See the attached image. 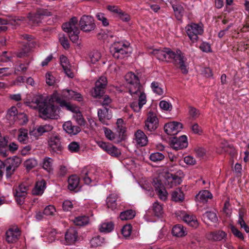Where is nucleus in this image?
Listing matches in <instances>:
<instances>
[{"mask_svg": "<svg viewBox=\"0 0 249 249\" xmlns=\"http://www.w3.org/2000/svg\"><path fill=\"white\" fill-rule=\"evenodd\" d=\"M104 131L106 137L110 141H113L115 139V134L109 129L104 127Z\"/></svg>", "mask_w": 249, "mask_h": 249, "instance_id": "obj_63", "label": "nucleus"}, {"mask_svg": "<svg viewBox=\"0 0 249 249\" xmlns=\"http://www.w3.org/2000/svg\"><path fill=\"white\" fill-rule=\"evenodd\" d=\"M186 33L193 42L197 41L198 35L202 34L203 30L201 26L196 23H191L186 27Z\"/></svg>", "mask_w": 249, "mask_h": 249, "instance_id": "obj_10", "label": "nucleus"}, {"mask_svg": "<svg viewBox=\"0 0 249 249\" xmlns=\"http://www.w3.org/2000/svg\"><path fill=\"white\" fill-rule=\"evenodd\" d=\"M76 115L75 116V120L76 122L80 125H84L86 123V121L83 118L82 115L80 113V112L78 110L77 111Z\"/></svg>", "mask_w": 249, "mask_h": 249, "instance_id": "obj_61", "label": "nucleus"}, {"mask_svg": "<svg viewBox=\"0 0 249 249\" xmlns=\"http://www.w3.org/2000/svg\"><path fill=\"white\" fill-rule=\"evenodd\" d=\"M18 140L22 143H27L28 141V130L26 129L20 128L19 130Z\"/></svg>", "mask_w": 249, "mask_h": 249, "instance_id": "obj_34", "label": "nucleus"}, {"mask_svg": "<svg viewBox=\"0 0 249 249\" xmlns=\"http://www.w3.org/2000/svg\"><path fill=\"white\" fill-rule=\"evenodd\" d=\"M186 60V59L183 54L180 50H178L175 53V57H173L171 62L183 74H187L188 73V68Z\"/></svg>", "mask_w": 249, "mask_h": 249, "instance_id": "obj_4", "label": "nucleus"}, {"mask_svg": "<svg viewBox=\"0 0 249 249\" xmlns=\"http://www.w3.org/2000/svg\"><path fill=\"white\" fill-rule=\"evenodd\" d=\"M89 217L86 216H79L75 217L73 220L74 224L79 226H83L89 223Z\"/></svg>", "mask_w": 249, "mask_h": 249, "instance_id": "obj_35", "label": "nucleus"}, {"mask_svg": "<svg viewBox=\"0 0 249 249\" xmlns=\"http://www.w3.org/2000/svg\"><path fill=\"white\" fill-rule=\"evenodd\" d=\"M81 178L83 179L85 183L89 184L91 182V178L88 176V171L86 168L84 169L80 174Z\"/></svg>", "mask_w": 249, "mask_h": 249, "instance_id": "obj_54", "label": "nucleus"}, {"mask_svg": "<svg viewBox=\"0 0 249 249\" xmlns=\"http://www.w3.org/2000/svg\"><path fill=\"white\" fill-rule=\"evenodd\" d=\"M78 232L74 228H69L65 233V241L67 245L74 244L77 240Z\"/></svg>", "mask_w": 249, "mask_h": 249, "instance_id": "obj_20", "label": "nucleus"}, {"mask_svg": "<svg viewBox=\"0 0 249 249\" xmlns=\"http://www.w3.org/2000/svg\"><path fill=\"white\" fill-rule=\"evenodd\" d=\"M165 178L167 180L166 184L169 188H172L174 186H177V185L180 184L182 181L180 177L177 175L170 174L169 173H168L166 174Z\"/></svg>", "mask_w": 249, "mask_h": 249, "instance_id": "obj_18", "label": "nucleus"}, {"mask_svg": "<svg viewBox=\"0 0 249 249\" xmlns=\"http://www.w3.org/2000/svg\"><path fill=\"white\" fill-rule=\"evenodd\" d=\"M46 185V182L44 180L36 182L34 188L32 190V194L34 195H39L43 193Z\"/></svg>", "mask_w": 249, "mask_h": 249, "instance_id": "obj_26", "label": "nucleus"}, {"mask_svg": "<svg viewBox=\"0 0 249 249\" xmlns=\"http://www.w3.org/2000/svg\"><path fill=\"white\" fill-rule=\"evenodd\" d=\"M108 154L114 157H118L121 155V151L117 147L111 144L107 152Z\"/></svg>", "mask_w": 249, "mask_h": 249, "instance_id": "obj_43", "label": "nucleus"}, {"mask_svg": "<svg viewBox=\"0 0 249 249\" xmlns=\"http://www.w3.org/2000/svg\"><path fill=\"white\" fill-rule=\"evenodd\" d=\"M117 195L116 194H111L107 199V204L108 208L114 210L117 207L116 200Z\"/></svg>", "mask_w": 249, "mask_h": 249, "instance_id": "obj_30", "label": "nucleus"}, {"mask_svg": "<svg viewBox=\"0 0 249 249\" xmlns=\"http://www.w3.org/2000/svg\"><path fill=\"white\" fill-rule=\"evenodd\" d=\"M189 114L191 117L195 119L199 117L200 113L196 108L190 107H189Z\"/></svg>", "mask_w": 249, "mask_h": 249, "instance_id": "obj_64", "label": "nucleus"}, {"mask_svg": "<svg viewBox=\"0 0 249 249\" xmlns=\"http://www.w3.org/2000/svg\"><path fill=\"white\" fill-rule=\"evenodd\" d=\"M135 215V212L130 209L121 212L120 217L122 220H127L133 219Z\"/></svg>", "mask_w": 249, "mask_h": 249, "instance_id": "obj_31", "label": "nucleus"}, {"mask_svg": "<svg viewBox=\"0 0 249 249\" xmlns=\"http://www.w3.org/2000/svg\"><path fill=\"white\" fill-rule=\"evenodd\" d=\"M63 96L67 99H73L77 101H81L83 100L82 95L72 90L64 89L62 91Z\"/></svg>", "mask_w": 249, "mask_h": 249, "instance_id": "obj_23", "label": "nucleus"}, {"mask_svg": "<svg viewBox=\"0 0 249 249\" xmlns=\"http://www.w3.org/2000/svg\"><path fill=\"white\" fill-rule=\"evenodd\" d=\"M125 79L129 84V91L131 95L137 94L141 91L140 80L134 73L128 72L126 74Z\"/></svg>", "mask_w": 249, "mask_h": 249, "instance_id": "obj_3", "label": "nucleus"}, {"mask_svg": "<svg viewBox=\"0 0 249 249\" xmlns=\"http://www.w3.org/2000/svg\"><path fill=\"white\" fill-rule=\"evenodd\" d=\"M52 13L49 11L47 9L43 8L37 9L36 12L34 14H29L28 18L29 20L34 22L38 23L40 21L41 17L51 16Z\"/></svg>", "mask_w": 249, "mask_h": 249, "instance_id": "obj_16", "label": "nucleus"}, {"mask_svg": "<svg viewBox=\"0 0 249 249\" xmlns=\"http://www.w3.org/2000/svg\"><path fill=\"white\" fill-rule=\"evenodd\" d=\"M89 57L90 62L94 64L98 61L100 59L101 54L97 51H93L89 53Z\"/></svg>", "mask_w": 249, "mask_h": 249, "instance_id": "obj_46", "label": "nucleus"}, {"mask_svg": "<svg viewBox=\"0 0 249 249\" xmlns=\"http://www.w3.org/2000/svg\"><path fill=\"white\" fill-rule=\"evenodd\" d=\"M183 220L192 227L196 228L198 226L197 220L192 216L186 214L183 216Z\"/></svg>", "mask_w": 249, "mask_h": 249, "instance_id": "obj_36", "label": "nucleus"}, {"mask_svg": "<svg viewBox=\"0 0 249 249\" xmlns=\"http://www.w3.org/2000/svg\"><path fill=\"white\" fill-rule=\"evenodd\" d=\"M18 114V109L15 107H12L8 110L7 114V118L12 122H15L16 118H17V115Z\"/></svg>", "mask_w": 249, "mask_h": 249, "instance_id": "obj_42", "label": "nucleus"}, {"mask_svg": "<svg viewBox=\"0 0 249 249\" xmlns=\"http://www.w3.org/2000/svg\"><path fill=\"white\" fill-rule=\"evenodd\" d=\"M150 53L155 55L159 60L161 61H164L165 60V55L167 53H165V48L163 50L155 49Z\"/></svg>", "mask_w": 249, "mask_h": 249, "instance_id": "obj_40", "label": "nucleus"}, {"mask_svg": "<svg viewBox=\"0 0 249 249\" xmlns=\"http://www.w3.org/2000/svg\"><path fill=\"white\" fill-rule=\"evenodd\" d=\"M63 101V100H61L58 93L57 92H55L52 94L51 99L49 100L48 102L52 103L53 102H56V103L59 104V105H60L61 103Z\"/></svg>", "mask_w": 249, "mask_h": 249, "instance_id": "obj_62", "label": "nucleus"}, {"mask_svg": "<svg viewBox=\"0 0 249 249\" xmlns=\"http://www.w3.org/2000/svg\"><path fill=\"white\" fill-rule=\"evenodd\" d=\"M154 186L159 198L161 200H165L167 198V193L164 188L161 181L157 179L156 180H154Z\"/></svg>", "mask_w": 249, "mask_h": 249, "instance_id": "obj_19", "label": "nucleus"}, {"mask_svg": "<svg viewBox=\"0 0 249 249\" xmlns=\"http://www.w3.org/2000/svg\"><path fill=\"white\" fill-rule=\"evenodd\" d=\"M7 143L8 141L5 137L0 139V154L3 157L8 156Z\"/></svg>", "mask_w": 249, "mask_h": 249, "instance_id": "obj_28", "label": "nucleus"}, {"mask_svg": "<svg viewBox=\"0 0 249 249\" xmlns=\"http://www.w3.org/2000/svg\"><path fill=\"white\" fill-rule=\"evenodd\" d=\"M60 106L62 107H66L68 110L73 112H77V111L78 110V109L76 107L72 106L70 103H68L65 100L63 101L61 103V105Z\"/></svg>", "mask_w": 249, "mask_h": 249, "instance_id": "obj_53", "label": "nucleus"}, {"mask_svg": "<svg viewBox=\"0 0 249 249\" xmlns=\"http://www.w3.org/2000/svg\"><path fill=\"white\" fill-rule=\"evenodd\" d=\"M172 7L175 12V16L178 20L181 19L183 16L184 9L180 5H173Z\"/></svg>", "mask_w": 249, "mask_h": 249, "instance_id": "obj_37", "label": "nucleus"}, {"mask_svg": "<svg viewBox=\"0 0 249 249\" xmlns=\"http://www.w3.org/2000/svg\"><path fill=\"white\" fill-rule=\"evenodd\" d=\"M117 131L119 134V138L120 140H118L117 142H118L120 141L124 140L125 137V127L124 125H117Z\"/></svg>", "mask_w": 249, "mask_h": 249, "instance_id": "obj_52", "label": "nucleus"}, {"mask_svg": "<svg viewBox=\"0 0 249 249\" xmlns=\"http://www.w3.org/2000/svg\"><path fill=\"white\" fill-rule=\"evenodd\" d=\"M20 234L18 228H10L6 232V240L8 243H15L18 240Z\"/></svg>", "mask_w": 249, "mask_h": 249, "instance_id": "obj_17", "label": "nucleus"}, {"mask_svg": "<svg viewBox=\"0 0 249 249\" xmlns=\"http://www.w3.org/2000/svg\"><path fill=\"white\" fill-rule=\"evenodd\" d=\"M79 26L82 31L89 32L95 29L96 25L93 18L90 16L83 15L79 21Z\"/></svg>", "mask_w": 249, "mask_h": 249, "instance_id": "obj_7", "label": "nucleus"}, {"mask_svg": "<svg viewBox=\"0 0 249 249\" xmlns=\"http://www.w3.org/2000/svg\"><path fill=\"white\" fill-rule=\"evenodd\" d=\"M79 183V178L75 175H72L68 179V189L71 191L74 190Z\"/></svg>", "mask_w": 249, "mask_h": 249, "instance_id": "obj_27", "label": "nucleus"}, {"mask_svg": "<svg viewBox=\"0 0 249 249\" xmlns=\"http://www.w3.org/2000/svg\"><path fill=\"white\" fill-rule=\"evenodd\" d=\"M132 231V226L130 224L124 225L122 230V233L125 237L130 236Z\"/></svg>", "mask_w": 249, "mask_h": 249, "instance_id": "obj_56", "label": "nucleus"}, {"mask_svg": "<svg viewBox=\"0 0 249 249\" xmlns=\"http://www.w3.org/2000/svg\"><path fill=\"white\" fill-rule=\"evenodd\" d=\"M77 18L73 17L69 22L63 23L62 26L63 30L69 34V37L73 42H76L79 38L80 30L77 26Z\"/></svg>", "mask_w": 249, "mask_h": 249, "instance_id": "obj_2", "label": "nucleus"}, {"mask_svg": "<svg viewBox=\"0 0 249 249\" xmlns=\"http://www.w3.org/2000/svg\"><path fill=\"white\" fill-rule=\"evenodd\" d=\"M36 104L38 108L39 111L45 118L56 119V107L52 104L49 103L41 96H37L34 97L32 101Z\"/></svg>", "mask_w": 249, "mask_h": 249, "instance_id": "obj_1", "label": "nucleus"}, {"mask_svg": "<svg viewBox=\"0 0 249 249\" xmlns=\"http://www.w3.org/2000/svg\"><path fill=\"white\" fill-rule=\"evenodd\" d=\"M21 163V159L17 156L7 158L5 160L6 177L7 178L11 177Z\"/></svg>", "mask_w": 249, "mask_h": 249, "instance_id": "obj_5", "label": "nucleus"}, {"mask_svg": "<svg viewBox=\"0 0 249 249\" xmlns=\"http://www.w3.org/2000/svg\"><path fill=\"white\" fill-rule=\"evenodd\" d=\"M108 108L104 107L103 109H99L98 111V115L99 121L105 124H107L105 118L108 114Z\"/></svg>", "mask_w": 249, "mask_h": 249, "instance_id": "obj_39", "label": "nucleus"}, {"mask_svg": "<svg viewBox=\"0 0 249 249\" xmlns=\"http://www.w3.org/2000/svg\"><path fill=\"white\" fill-rule=\"evenodd\" d=\"M182 128V124L177 122H172L165 124L164 130L168 135L174 136L177 134Z\"/></svg>", "mask_w": 249, "mask_h": 249, "instance_id": "obj_14", "label": "nucleus"}, {"mask_svg": "<svg viewBox=\"0 0 249 249\" xmlns=\"http://www.w3.org/2000/svg\"><path fill=\"white\" fill-rule=\"evenodd\" d=\"M24 164L27 169L30 170L35 167L37 163L36 160L34 159H29L25 161Z\"/></svg>", "mask_w": 249, "mask_h": 249, "instance_id": "obj_58", "label": "nucleus"}, {"mask_svg": "<svg viewBox=\"0 0 249 249\" xmlns=\"http://www.w3.org/2000/svg\"><path fill=\"white\" fill-rule=\"evenodd\" d=\"M111 53L115 58L123 59L128 54V47L124 44L114 43L111 49Z\"/></svg>", "mask_w": 249, "mask_h": 249, "instance_id": "obj_9", "label": "nucleus"}, {"mask_svg": "<svg viewBox=\"0 0 249 249\" xmlns=\"http://www.w3.org/2000/svg\"><path fill=\"white\" fill-rule=\"evenodd\" d=\"M63 129L70 135H75L81 131V128L78 126L72 125L71 121L65 122L63 125Z\"/></svg>", "mask_w": 249, "mask_h": 249, "instance_id": "obj_25", "label": "nucleus"}, {"mask_svg": "<svg viewBox=\"0 0 249 249\" xmlns=\"http://www.w3.org/2000/svg\"><path fill=\"white\" fill-rule=\"evenodd\" d=\"M153 211L156 216H159L163 213L162 206L158 202H155L153 205Z\"/></svg>", "mask_w": 249, "mask_h": 249, "instance_id": "obj_47", "label": "nucleus"}, {"mask_svg": "<svg viewBox=\"0 0 249 249\" xmlns=\"http://www.w3.org/2000/svg\"><path fill=\"white\" fill-rule=\"evenodd\" d=\"M203 217L206 223H209L210 222H216L218 220L216 214L212 211H208L203 214Z\"/></svg>", "mask_w": 249, "mask_h": 249, "instance_id": "obj_29", "label": "nucleus"}, {"mask_svg": "<svg viewBox=\"0 0 249 249\" xmlns=\"http://www.w3.org/2000/svg\"><path fill=\"white\" fill-rule=\"evenodd\" d=\"M160 107L161 109L166 111H170L172 108V105L164 100H162L160 102Z\"/></svg>", "mask_w": 249, "mask_h": 249, "instance_id": "obj_59", "label": "nucleus"}, {"mask_svg": "<svg viewBox=\"0 0 249 249\" xmlns=\"http://www.w3.org/2000/svg\"><path fill=\"white\" fill-rule=\"evenodd\" d=\"M53 127L50 124L41 125L37 127V131L39 135H42L44 133L51 131Z\"/></svg>", "mask_w": 249, "mask_h": 249, "instance_id": "obj_41", "label": "nucleus"}, {"mask_svg": "<svg viewBox=\"0 0 249 249\" xmlns=\"http://www.w3.org/2000/svg\"><path fill=\"white\" fill-rule=\"evenodd\" d=\"M114 227V225L112 222L103 223L100 228L101 232H108L111 231Z\"/></svg>", "mask_w": 249, "mask_h": 249, "instance_id": "obj_48", "label": "nucleus"}, {"mask_svg": "<svg viewBox=\"0 0 249 249\" xmlns=\"http://www.w3.org/2000/svg\"><path fill=\"white\" fill-rule=\"evenodd\" d=\"M49 150L53 155H61L64 147L60 141L59 136L52 137L48 141Z\"/></svg>", "mask_w": 249, "mask_h": 249, "instance_id": "obj_6", "label": "nucleus"}, {"mask_svg": "<svg viewBox=\"0 0 249 249\" xmlns=\"http://www.w3.org/2000/svg\"><path fill=\"white\" fill-rule=\"evenodd\" d=\"M207 238L210 240L214 241H221L225 240L227 237V233L223 231H216L211 232L207 234Z\"/></svg>", "mask_w": 249, "mask_h": 249, "instance_id": "obj_22", "label": "nucleus"}, {"mask_svg": "<svg viewBox=\"0 0 249 249\" xmlns=\"http://www.w3.org/2000/svg\"><path fill=\"white\" fill-rule=\"evenodd\" d=\"M171 147L176 150L182 149L188 146L187 138L185 135H182L178 138L174 137L171 141Z\"/></svg>", "mask_w": 249, "mask_h": 249, "instance_id": "obj_13", "label": "nucleus"}, {"mask_svg": "<svg viewBox=\"0 0 249 249\" xmlns=\"http://www.w3.org/2000/svg\"><path fill=\"white\" fill-rule=\"evenodd\" d=\"M98 20L102 21V24L104 26H107L109 25V22L107 19L105 17L104 14L98 13L96 16Z\"/></svg>", "mask_w": 249, "mask_h": 249, "instance_id": "obj_57", "label": "nucleus"}, {"mask_svg": "<svg viewBox=\"0 0 249 249\" xmlns=\"http://www.w3.org/2000/svg\"><path fill=\"white\" fill-rule=\"evenodd\" d=\"M165 53H167L165 55V60L164 61H172L173 57H175V52L172 51L169 48H165Z\"/></svg>", "mask_w": 249, "mask_h": 249, "instance_id": "obj_55", "label": "nucleus"}, {"mask_svg": "<svg viewBox=\"0 0 249 249\" xmlns=\"http://www.w3.org/2000/svg\"><path fill=\"white\" fill-rule=\"evenodd\" d=\"M133 95L135 96V94ZM136 95H138L139 97L138 101L133 102L130 104V107L135 112H138L140 111L143 105L145 104L146 102V95L143 92L141 91Z\"/></svg>", "mask_w": 249, "mask_h": 249, "instance_id": "obj_15", "label": "nucleus"}, {"mask_svg": "<svg viewBox=\"0 0 249 249\" xmlns=\"http://www.w3.org/2000/svg\"><path fill=\"white\" fill-rule=\"evenodd\" d=\"M107 79L105 76H101L96 82L94 91L92 95L94 97L100 98L105 93L107 85Z\"/></svg>", "mask_w": 249, "mask_h": 249, "instance_id": "obj_8", "label": "nucleus"}, {"mask_svg": "<svg viewBox=\"0 0 249 249\" xmlns=\"http://www.w3.org/2000/svg\"><path fill=\"white\" fill-rule=\"evenodd\" d=\"M135 140L137 145L140 146H144L148 143V138L145 133L141 130L139 129L135 133Z\"/></svg>", "mask_w": 249, "mask_h": 249, "instance_id": "obj_21", "label": "nucleus"}, {"mask_svg": "<svg viewBox=\"0 0 249 249\" xmlns=\"http://www.w3.org/2000/svg\"><path fill=\"white\" fill-rule=\"evenodd\" d=\"M164 156L161 153L155 152L150 155L149 159L154 162L161 161L164 159Z\"/></svg>", "mask_w": 249, "mask_h": 249, "instance_id": "obj_45", "label": "nucleus"}, {"mask_svg": "<svg viewBox=\"0 0 249 249\" xmlns=\"http://www.w3.org/2000/svg\"><path fill=\"white\" fill-rule=\"evenodd\" d=\"M151 88L154 92L160 95L163 93V90L160 87V84L158 82H153L151 84Z\"/></svg>", "mask_w": 249, "mask_h": 249, "instance_id": "obj_50", "label": "nucleus"}, {"mask_svg": "<svg viewBox=\"0 0 249 249\" xmlns=\"http://www.w3.org/2000/svg\"><path fill=\"white\" fill-rule=\"evenodd\" d=\"M197 196L199 197V199L200 201L205 202L207 201L209 198H211L212 197V195L209 191L207 190H204L200 191L197 195Z\"/></svg>", "mask_w": 249, "mask_h": 249, "instance_id": "obj_38", "label": "nucleus"}, {"mask_svg": "<svg viewBox=\"0 0 249 249\" xmlns=\"http://www.w3.org/2000/svg\"><path fill=\"white\" fill-rule=\"evenodd\" d=\"M172 232L174 236L177 237H182L186 234L183 227L180 225H177L174 226Z\"/></svg>", "mask_w": 249, "mask_h": 249, "instance_id": "obj_33", "label": "nucleus"}, {"mask_svg": "<svg viewBox=\"0 0 249 249\" xmlns=\"http://www.w3.org/2000/svg\"><path fill=\"white\" fill-rule=\"evenodd\" d=\"M220 148L221 149V151L219 152L220 154H221L223 152H226L232 158H233L236 155V151L234 147L232 145L228 143L227 142H221ZM217 152H218V151Z\"/></svg>", "mask_w": 249, "mask_h": 249, "instance_id": "obj_24", "label": "nucleus"}, {"mask_svg": "<svg viewBox=\"0 0 249 249\" xmlns=\"http://www.w3.org/2000/svg\"><path fill=\"white\" fill-rule=\"evenodd\" d=\"M69 150L72 152H77L80 149V146L78 142H72L68 146Z\"/></svg>", "mask_w": 249, "mask_h": 249, "instance_id": "obj_60", "label": "nucleus"}, {"mask_svg": "<svg viewBox=\"0 0 249 249\" xmlns=\"http://www.w3.org/2000/svg\"><path fill=\"white\" fill-rule=\"evenodd\" d=\"M172 199L176 202L181 201L184 199V195L180 190L174 191L172 194Z\"/></svg>", "mask_w": 249, "mask_h": 249, "instance_id": "obj_44", "label": "nucleus"}, {"mask_svg": "<svg viewBox=\"0 0 249 249\" xmlns=\"http://www.w3.org/2000/svg\"><path fill=\"white\" fill-rule=\"evenodd\" d=\"M53 161V159L50 158L46 157L44 158L43 162V168L48 172L51 171L52 170Z\"/></svg>", "mask_w": 249, "mask_h": 249, "instance_id": "obj_49", "label": "nucleus"}, {"mask_svg": "<svg viewBox=\"0 0 249 249\" xmlns=\"http://www.w3.org/2000/svg\"><path fill=\"white\" fill-rule=\"evenodd\" d=\"M159 126V121L156 115L150 112L148 116L145 121L144 130L152 132L155 130Z\"/></svg>", "mask_w": 249, "mask_h": 249, "instance_id": "obj_12", "label": "nucleus"}, {"mask_svg": "<svg viewBox=\"0 0 249 249\" xmlns=\"http://www.w3.org/2000/svg\"><path fill=\"white\" fill-rule=\"evenodd\" d=\"M230 228L233 234L239 239L243 240L244 237L243 233L232 225H230Z\"/></svg>", "mask_w": 249, "mask_h": 249, "instance_id": "obj_51", "label": "nucleus"}, {"mask_svg": "<svg viewBox=\"0 0 249 249\" xmlns=\"http://www.w3.org/2000/svg\"><path fill=\"white\" fill-rule=\"evenodd\" d=\"M31 44H34V42L27 43L22 48L21 50L18 53L17 56L19 58L25 57L28 55V53L30 52L31 50Z\"/></svg>", "mask_w": 249, "mask_h": 249, "instance_id": "obj_32", "label": "nucleus"}, {"mask_svg": "<svg viewBox=\"0 0 249 249\" xmlns=\"http://www.w3.org/2000/svg\"><path fill=\"white\" fill-rule=\"evenodd\" d=\"M28 190V187L23 184H21L16 187L14 195L18 204L21 205L24 203Z\"/></svg>", "mask_w": 249, "mask_h": 249, "instance_id": "obj_11", "label": "nucleus"}]
</instances>
